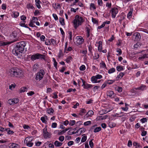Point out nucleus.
<instances>
[{"label":"nucleus","instance_id":"f257e3e1","mask_svg":"<svg viewBox=\"0 0 148 148\" xmlns=\"http://www.w3.org/2000/svg\"><path fill=\"white\" fill-rule=\"evenodd\" d=\"M26 45V42L24 41H21L17 43L12 50V53L18 57L20 58L22 56V54Z\"/></svg>","mask_w":148,"mask_h":148},{"label":"nucleus","instance_id":"f03ea898","mask_svg":"<svg viewBox=\"0 0 148 148\" xmlns=\"http://www.w3.org/2000/svg\"><path fill=\"white\" fill-rule=\"evenodd\" d=\"M10 72L12 77H20L23 75L22 71L17 68H14L11 69L10 70Z\"/></svg>","mask_w":148,"mask_h":148},{"label":"nucleus","instance_id":"7ed1b4c3","mask_svg":"<svg viewBox=\"0 0 148 148\" xmlns=\"http://www.w3.org/2000/svg\"><path fill=\"white\" fill-rule=\"evenodd\" d=\"M84 21V20L83 17L78 15H76L73 22L75 28L76 29L79 26L81 25Z\"/></svg>","mask_w":148,"mask_h":148},{"label":"nucleus","instance_id":"20e7f679","mask_svg":"<svg viewBox=\"0 0 148 148\" xmlns=\"http://www.w3.org/2000/svg\"><path fill=\"white\" fill-rule=\"evenodd\" d=\"M39 59L45 60V55L37 53L32 55L31 57V59L32 61H34L36 59Z\"/></svg>","mask_w":148,"mask_h":148},{"label":"nucleus","instance_id":"39448f33","mask_svg":"<svg viewBox=\"0 0 148 148\" xmlns=\"http://www.w3.org/2000/svg\"><path fill=\"white\" fill-rule=\"evenodd\" d=\"M45 74V71L43 69L40 70L39 71L36 73V80L40 81L43 78Z\"/></svg>","mask_w":148,"mask_h":148},{"label":"nucleus","instance_id":"423d86ee","mask_svg":"<svg viewBox=\"0 0 148 148\" xmlns=\"http://www.w3.org/2000/svg\"><path fill=\"white\" fill-rule=\"evenodd\" d=\"M76 39H77L76 43L77 45H81L84 42V39L81 36H77Z\"/></svg>","mask_w":148,"mask_h":148},{"label":"nucleus","instance_id":"0eeeda50","mask_svg":"<svg viewBox=\"0 0 148 148\" xmlns=\"http://www.w3.org/2000/svg\"><path fill=\"white\" fill-rule=\"evenodd\" d=\"M19 101V100L17 98H14L10 99L8 100V103L10 105H14L17 103Z\"/></svg>","mask_w":148,"mask_h":148},{"label":"nucleus","instance_id":"6e6552de","mask_svg":"<svg viewBox=\"0 0 148 148\" xmlns=\"http://www.w3.org/2000/svg\"><path fill=\"white\" fill-rule=\"evenodd\" d=\"M118 12V10L117 8H112L111 10V14L112 18H115Z\"/></svg>","mask_w":148,"mask_h":148},{"label":"nucleus","instance_id":"1a4fd4ad","mask_svg":"<svg viewBox=\"0 0 148 148\" xmlns=\"http://www.w3.org/2000/svg\"><path fill=\"white\" fill-rule=\"evenodd\" d=\"M133 38H134L135 41H139L141 38V36L140 34L138 32L134 33L133 35Z\"/></svg>","mask_w":148,"mask_h":148},{"label":"nucleus","instance_id":"9d476101","mask_svg":"<svg viewBox=\"0 0 148 148\" xmlns=\"http://www.w3.org/2000/svg\"><path fill=\"white\" fill-rule=\"evenodd\" d=\"M43 135L45 138L49 137V133L47 132V129L45 128L43 129Z\"/></svg>","mask_w":148,"mask_h":148},{"label":"nucleus","instance_id":"9b49d317","mask_svg":"<svg viewBox=\"0 0 148 148\" xmlns=\"http://www.w3.org/2000/svg\"><path fill=\"white\" fill-rule=\"evenodd\" d=\"M20 146L18 144L15 143H12L10 145V148H20Z\"/></svg>","mask_w":148,"mask_h":148},{"label":"nucleus","instance_id":"f8f14e48","mask_svg":"<svg viewBox=\"0 0 148 148\" xmlns=\"http://www.w3.org/2000/svg\"><path fill=\"white\" fill-rule=\"evenodd\" d=\"M33 139L32 137H27L26 138L24 141V143H29L31 142Z\"/></svg>","mask_w":148,"mask_h":148},{"label":"nucleus","instance_id":"ddd939ff","mask_svg":"<svg viewBox=\"0 0 148 148\" xmlns=\"http://www.w3.org/2000/svg\"><path fill=\"white\" fill-rule=\"evenodd\" d=\"M125 73H120L116 77V80H118L119 79H121L125 75Z\"/></svg>","mask_w":148,"mask_h":148},{"label":"nucleus","instance_id":"4468645a","mask_svg":"<svg viewBox=\"0 0 148 148\" xmlns=\"http://www.w3.org/2000/svg\"><path fill=\"white\" fill-rule=\"evenodd\" d=\"M114 95L113 91L111 90H108L107 92V96L110 97H112V96Z\"/></svg>","mask_w":148,"mask_h":148},{"label":"nucleus","instance_id":"2eb2a0df","mask_svg":"<svg viewBox=\"0 0 148 148\" xmlns=\"http://www.w3.org/2000/svg\"><path fill=\"white\" fill-rule=\"evenodd\" d=\"M62 143H61L58 140L56 141L54 143V145L56 147H59L61 146Z\"/></svg>","mask_w":148,"mask_h":148},{"label":"nucleus","instance_id":"dca6fc26","mask_svg":"<svg viewBox=\"0 0 148 148\" xmlns=\"http://www.w3.org/2000/svg\"><path fill=\"white\" fill-rule=\"evenodd\" d=\"M36 5L37 8L38 9H40L41 8V6L40 5V3H41L40 0H35Z\"/></svg>","mask_w":148,"mask_h":148},{"label":"nucleus","instance_id":"f3484780","mask_svg":"<svg viewBox=\"0 0 148 148\" xmlns=\"http://www.w3.org/2000/svg\"><path fill=\"white\" fill-rule=\"evenodd\" d=\"M102 42L100 41L99 42V45L98 46V50L100 51L101 52V50L102 49Z\"/></svg>","mask_w":148,"mask_h":148},{"label":"nucleus","instance_id":"a211bd4d","mask_svg":"<svg viewBox=\"0 0 148 148\" xmlns=\"http://www.w3.org/2000/svg\"><path fill=\"white\" fill-rule=\"evenodd\" d=\"M86 112V110L82 108L80 110V112L79 113V115L82 116Z\"/></svg>","mask_w":148,"mask_h":148},{"label":"nucleus","instance_id":"6ab92c4d","mask_svg":"<svg viewBox=\"0 0 148 148\" xmlns=\"http://www.w3.org/2000/svg\"><path fill=\"white\" fill-rule=\"evenodd\" d=\"M92 87H93L92 85L86 83V85H85L83 87V88L84 89L88 90L89 88Z\"/></svg>","mask_w":148,"mask_h":148},{"label":"nucleus","instance_id":"aec40b11","mask_svg":"<svg viewBox=\"0 0 148 148\" xmlns=\"http://www.w3.org/2000/svg\"><path fill=\"white\" fill-rule=\"evenodd\" d=\"M54 110L52 108H48L47 109V112L49 114H52Z\"/></svg>","mask_w":148,"mask_h":148},{"label":"nucleus","instance_id":"412c9836","mask_svg":"<svg viewBox=\"0 0 148 148\" xmlns=\"http://www.w3.org/2000/svg\"><path fill=\"white\" fill-rule=\"evenodd\" d=\"M93 114V112L92 110H90L85 115V116L88 117L90 116Z\"/></svg>","mask_w":148,"mask_h":148},{"label":"nucleus","instance_id":"4be33fe9","mask_svg":"<svg viewBox=\"0 0 148 148\" xmlns=\"http://www.w3.org/2000/svg\"><path fill=\"white\" fill-rule=\"evenodd\" d=\"M52 5L54 8L56 10L58 9L60 7V4H58L57 5L56 3H53Z\"/></svg>","mask_w":148,"mask_h":148},{"label":"nucleus","instance_id":"5701e85b","mask_svg":"<svg viewBox=\"0 0 148 148\" xmlns=\"http://www.w3.org/2000/svg\"><path fill=\"white\" fill-rule=\"evenodd\" d=\"M91 80L93 83H97V79L95 76H93L91 77Z\"/></svg>","mask_w":148,"mask_h":148},{"label":"nucleus","instance_id":"b1692460","mask_svg":"<svg viewBox=\"0 0 148 148\" xmlns=\"http://www.w3.org/2000/svg\"><path fill=\"white\" fill-rule=\"evenodd\" d=\"M148 55V54H145L141 56L140 57H139L138 58V59L140 60H143L145 58H147V56Z\"/></svg>","mask_w":148,"mask_h":148},{"label":"nucleus","instance_id":"393cba45","mask_svg":"<svg viewBox=\"0 0 148 148\" xmlns=\"http://www.w3.org/2000/svg\"><path fill=\"white\" fill-rule=\"evenodd\" d=\"M38 64H35L33 66V70L34 71H37V69L38 68Z\"/></svg>","mask_w":148,"mask_h":148},{"label":"nucleus","instance_id":"a878e982","mask_svg":"<svg viewBox=\"0 0 148 148\" xmlns=\"http://www.w3.org/2000/svg\"><path fill=\"white\" fill-rule=\"evenodd\" d=\"M80 130V134L84 133L86 131V129L84 128H81L77 130L76 132H78Z\"/></svg>","mask_w":148,"mask_h":148},{"label":"nucleus","instance_id":"bb28decb","mask_svg":"<svg viewBox=\"0 0 148 148\" xmlns=\"http://www.w3.org/2000/svg\"><path fill=\"white\" fill-rule=\"evenodd\" d=\"M108 125L110 127L112 128L115 126L116 124L113 122H110L108 123Z\"/></svg>","mask_w":148,"mask_h":148},{"label":"nucleus","instance_id":"cd10ccee","mask_svg":"<svg viewBox=\"0 0 148 148\" xmlns=\"http://www.w3.org/2000/svg\"><path fill=\"white\" fill-rule=\"evenodd\" d=\"M114 80H108L107 81H106L105 82L107 84H112L114 82Z\"/></svg>","mask_w":148,"mask_h":148},{"label":"nucleus","instance_id":"c85d7f7f","mask_svg":"<svg viewBox=\"0 0 148 148\" xmlns=\"http://www.w3.org/2000/svg\"><path fill=\"white\" fill-rule=\"evenodd\" d=\"M101 130V128L100 127H96L94 130V132H97L100 131Z\"/></svg>","mask_w":148,"mask_h":148},{"label":"nucleus","instance_id":"c756f323","mask_svg":"<svg viewBox=\"0 0 148 148\" xmlns=\"http://www.w3.org/2000/svg\"><path fill=\"white\" fill-rule=\"evenodd\" d=\"M60 22L61 24L62 25H65V23L64 22V19L63 18H60Z\"/></svg>","mask_w":148,"mask_h":148},{"label":"nucleus","instance_id":"7c9ffc66","mask_svg":"<svg viewBox=\"0 0 148 148\" xmlns=\"http://www.w3.org/2000/svg\"><path fill=\"white\" fill-rule=\"evenodd\" d=\"M27 8L28 9H33L34 8V7L31 3H29L27 5Z\"/></svg>","mask_w":148,"mask_h":148},{"label":"nucleus","instance_id":"2f4dec72","mask_svg":"<svg viewBox=\"0 0 148 148\" xmlns=\"http://www.w3.org/2000/svg\"><path fill=\"white\" fill-rule=\"evenodd\" d=\"M115 71V69L114 68H112L108 71V73L109 74H111L113 73Z\"/></svg>","mask_w":148,"mask_h":148},{"label":"nucleus","instance_id":"473e14b6","mask_svg":"<svg viewBox=\"0 0 148 148\" xmlns=\"http://www.w3.org/2000/svg\"><path fill=\"white\" fill-rule=\"evenodd\" d=\"M147 29H142L141 31L148 34V26H146Z\"/></svg>","mask_w":148,"mask_h":148},{"label":"nucleus","instance_id":"72a5a7b5","mask_svg":"<svg viewBox=\"0 0 148 148\" xmlns=\"http://www.w3.org/2000/svg\"><path fill=\"white\" fill-rule=\"evenodd\" d=\"M53 60L54 62V65L56 69H57V63L56 62V59L54 58H53Z\"/></svg>","mask_w":148,"mask_h":148},{"label":"nucleus","instance_id":"f704fd0d","mask_svg":"<svg viewBox=\"0 0 148 148\" xmlns=\"http://www.w3.org/2000/svg\"><path fill=\"white\" fill-rule=\"evenodd\" d=\"M13 14L14 17L15 18H16L18 16L19 13L18 12H13Z\"/></svg>","mask_w":148,"mask_h":148},{"label":"nucleus","instance_id":"c9c22d12","mask_svg":"<svg viewBox=\"0 0 148 148\" xmlns=\"http://www.w3.org/2000/svg\"><path fill=\"white\" fill-rule=\"evenodd\" d=\"M45 120V118L44 117H42L40 118V120L42 121V122L43 123H47V122Z\"/></svg>","mask_w":148,"mask_h":148},{"label":"nucleus","instance_id":"e433bc0d","mask_svg":"<svg viewBox=\"0 0 148 148\" xmlns=\"http://www.w3.org/2000/svg\"><path fill=\"white\" fill-rule=\"evenodd\" d=\"M92 8H93L94 9H96V7H95V4L93 3H92L90 4V10H91Z\"/></svg>","mask_w":148,"mask_h":148},{"label":"nucleus","instance_id":"4c0bfd02","mask_svg":"<svg viewBox=\"0 0 148 148\" xmlns=\"http://www.w3.org/2000/svg\"><path fill=\"white\" fill-rule=\"evenodd\" d=\"M140 90H143L146 88V86L142 84L140 86Z\"/></svg>","mask_w":148,"mask_h":148},{"label":"nucleus","instance_id":"58836bf2","mask_svg":"<svg viewBox=\"0 0 148 148\" xmlns=\"http://www.w3.org/2000/svg\"><path fill=\"white\" fill-rule=\"evenodd\" d=\"M72 59V58L70 56H69L66 59V61L67 63H69L70 62V60Z\"/></svg>","mask_w":148,"mask_h":148},{"label":"nucleus","instance_id":"ea45409f","mask_svg":"<svg viewBox=\"0 0 148 148\" xmlns=\"http://www.w3.org/2000/svg\"><path fill=\"white\" fill-rule=\"evenodd\" d=\"M27 89L26 87H23L22 88L20 89V92L21 93L23 92L26 91V90H27Z\"/></svg>","mask_w":148,"mask_h":148},{"label":"nucleus","instance_id":"a19ab883","mask_svg":"<svg viewBox=\"0 0 148 148\" xmlns=\"http://www.w3.org/2000/svg\"><path fill=\"white\" fill-rule=\"evenodd\" d=\"M91 121H88L85 122L84 123V125L85 126H88L91 124Z\"/></svg>","mask_w":148,"mask_h":148},{"label":"nucleus","instance_id":"79ce46f5","mask_svg":"<svg viewBox=\"0 0 148 148\" xmlns=\"http://www.w3.org/2000/svg\"><path fill=\"white\" fill-rule=\"evenodd\" d=\"M86 69V67L84 65H82L79 68V69L80 71H84Z\"/></svg>","mask_w":148,"mask_h":148},{"label":"nucleus","instance_id":"37998d69","mask_svg":"<svg viewBox=\"0 0 148 148\" xmlns=\"http://www.w3.org/2000/svg\"><path fill=\"white\" fill-rule=\"evenodd\" d=\"M116 68L117 70L118 71H120L123 70V67L121 66H117Z\"/></svg>","mask_w":148,"mask_h":148},{"label":"nucleus","instance_id":"c03bdc74","mask_svg":"<svg viewBox=\"0 0 148 148\" xmlns=\"http://www.w3.org/2000/svg\"><path fill=\"white\" fill-rule=\"evenodd\" d=\"M87 139V136H84L81 139V142L82 143H83L84 142H85Z\"/></svg>","mask_w":148,"mask_h":148},{"label":"nucleus","instance_id":"a18cd8bd","mask_svg":"<svg viewBox=\"0 0 148 148\" xmlns=\"http://www.w3.org/2000/svg\"><path fill=\"white\" fill-rule=\"evenodd\" d=\"M92 22L94 23L95 24H97L98 23V21L97 20H96V19L95 18H94L93 17L92 18Z\"/></svg>","mask_w":148,"mask_h":148},{"label":"nucleus","instance_id":"49530a36","mask_svg":"<svg viewBox=\"0 0 148 148\" xmlns=\"http://www.w3.org/2000/svg\"><path fill=\"white\" fill-rule=\"evenodd\" d=\"M25 143L26 145L27 146L29 147H32L34 144L33 143H32L31 142L29 143Z\"/></svg>","mask_w":148,"mask_h":148},{"label":"nucleus","instance_id":"de8ad7c7","mask_svg":"<svg viewBox=\"0 0 148 148\" xmlns=\"http://www.w3.org/2000/svg\"><path fill=\"white\" fill-rule=\"evenodd\" d=\"M75 123V120H71V121L69 124L71 126H73Z\"/></svg>","mask_w":148,"mask_h":148},{"label":"nucleus","instance_id":"09e8293b","mask_svg":"<svg viewBox=\"0 0 148 148\" xmlns=\"http://www.w3.org/2000/svg\"><path fill=\"white\" fill-rule=\"evenodd\" d=\"M8 44H9V43L7 42H5L2 41L0 42V45L1 46H5L6 45H7Z\"/></svg>","mask_w":148,"mask_h":148},{"label":"nucleus","instance_id":"8fccbe9b","mask_svg":"<svg viewBox=\"0 0 148 148\" xmlns=\"http://www.w3.org/2000/svg\"><path fill=\"white\" fill-rule=\"evenodd\" d=\"M34 15L36 16L38 14H39L40 12L38 10H36L34 12Z\"/></svg>","mask_w":148,"mask_h":148},{"label":"nucleus","instance_id":"3c124183","mask_svg":"<svg viewBox=\"0 0 148 148\" xmlns=\"http://www.w3.org/2000/svg\"><path fill=\"white\" fill-rule=\"evenodd\" d=\"M99 87L100 86H95L93 88V91L94 92H95Z\"/></svg>","mask_w":148,"mask_h":148},{"label":"nucleus","instance_id":"603ef678","mask_svg":"<svg viewBox=\"0 0 148 148\" xmlns=\"http://www.w3.org/2000/svg\"><path fill=\"white\" fill-rule=\"evenodd\" d=\"M63 56V54L62 53V52L61 50H60L59 51V54L58 55V57L59 58H60L61 56Z\"/></svg>","mask_w":148,"mask_h":148},{"label":"nucleus","instance_id":"864d4df0","mask_svg":"<svg viewBox=\"0 0 148 148\" xmlns=\"http://www.w3.org/2000/svg\"><path fill=\"white\" fill-rule=\"evenodd\" d=\"M64 139V136H61L59 138V140L60 141H63Z\"/></svg>","mask_w":148,"mask_h":148},{"label":"nucleus","instance_id":"5fc2aeb1","mask_svg":"<svg viewBox=\"0 0 148 148\" xmlns=\"http://www.w3.org/2000/svg\"><path fill=\"white\" fill-rule=\"evenodd\" d=\"M93 140H91L89 142V145L91 148H92L93 146V143L92 142Z\"/></svg>","mask_w":148,"mask_h":148},{"label":"nucleus","instance_id":"6e6d98bb","mask_svg":"<svg viewBox=\"0 0 148 148\" xmlns=\"http://www.w3.org/2000/svg\"><path fill=\"white\" fill-rule=\"evenodd\" d=\"M95 76L97 79H101L102 77V76L101 75L99 74H97Z\"/></svg>","mask_w":148,"mask_h":148},{"label":"nucleus","instance_id":"4d7b16f0","mask_svg":"<svg viewBox=\"0 0 148 148\" xmlns=\"http://www.w3.org/2000/svg\"><path fill=\"white\" fill-rule=\"evenodd\" d=\"M141 122L143 123H145V122H147V119L146 118H143L141 119L140 120Z\"/></svg>","mask_w":148,"mask_h":148},{"label":"nucleus","instance_id":"13d9d810","mask_svg":"<svg viewBox=\"0 0 148 148\" xmlns=\"http://www.w3.org/2000/svg\"><path fill=\"white\" fill-rule=\"evenodd\" d=\"M51 42L53 45H54L56 44V42L53 39L51 38Z\"/></svg>","mask_w":148,"mask_h":148},{"label":"nucleus","instance_id":"bf43d9fd","mask_svg":"<svg viewBox=\"0 0 148 148\" xmlns=\"http://www.w3.org/2000/svg\"><path fill=\"white\" fill-rule=\"evenodd\" d=\"M74 143L73 141H70L68 142L67 144L68 146H70L73 144Z\"/></svg>","mask_w":148,"mask_h":148},{"label":"nucleus","instance_id":"052dcab7","mask_svg":"<svg viewBox=\"0 0 148 148\" xmlns=\"http://www.w3.org/2000/svg\"><path fill=\"white\" fill-rule=\"evenodd\" d=\"M57 124L56 123H52L51 127L52 128H55L57 127Z\"/></svg>","mask_w":148,"mask_h":148},{"label":"nucleus","instance_id":"680f3d73","mask_svg":"<svg viewBox=\"0 0 148 148\" xmlns=\"http://www.w3.org/2000/svg\"><path fill=\"white\" fill-rule=\"evenodd\" d=\"M26 18V17L24 15H22L21 17V20L23 21V22H24V20Z\"/></svg>","mask_w":148,"mask_h":148},{"label":"nucleus","instance_id":"e2e57ef3","mask_svg":"<svg viewBox=\"0 0 148 148\" xmlns=\"http://www.w3.org/2000/svg\"><path fill=\"white\" fill-rule=\"evenodd\" d=\"M45 36L44 35H42L40 36V39L41 40L44 41H45Z\"/></svg>","mask_w":148,"mask_h":148},{"label":"nucleus","instance_id":"0e129e2a","mask_svg":"<svg viewBox=\"0 0 148 148\" xmlns=\"http://www.w3.org/2000/svg\"><path fill=\"white\" fill-rule=\"evenodd\" d=\"M147 134V132L146 131H143L142 132L141 135L142 136H145Z\"/></svg>","mask_w":148,"mask_h":148},{"label":"nucleus","instance_id":"69168bd1","mask_svg":"<svg viewBox=\"0 0 148 148\" xmlns=\"http://www.w3.org/2000/svg\"><path fill=\"white\" fill-rule=\"evenodd\" d=\"M45 44L47 45H49L51 44V42L49 40H47L45 42Z\"/></svg>","mask_w":148,"mask_h":148},{"label":"nucleus","instance_id":"338daca9","mask_svg":"<svg viewBox=\"0 0 148 148\" xmlns=\"http://www.w3.org/2000/svg\"><path fill=\"white\" fill-rule=\"evenodd\" d=\"M79 8H77L76 9H74L73 8H71V12H75L76 11V10H78Z\"/></svg>","mask_w":148,"mask_h":148},{"label":"nucleus","instance_id":"774afa93","mask_svg":"<svg viewBox=\"0 0 148 148\" xmlns=\"http://www.w3.org/2000/svg\"><path fill=\"white\" fill-rule=\"evenodd\" d=\"M53 17L54 19L56 20H58V18L57 16V15L55 14H53Z\"/></svg>","mask_w":148,"mask_h":148}]
</instances>
